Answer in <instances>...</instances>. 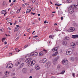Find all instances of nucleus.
<instances>
[{
  "instance_id": "338daca9",
  "label": "nucleus",
  "mask_w": 78,
  "mask_h": 78,
  "mask_svg": "<svg viewBox=\"0 0 78 78\" xmlns=\"http://www.w3.org/2000/svg\"><path fill=\"white\" fill-rule=\"evenodd\" d=\"M56 31H59V29H56Z\"/></svg>"
},
{
  "instance_id": "8fccbe9b",
  "label": "nucleus",
  "mask_w": 78,
  "mask_h": 78,
  "mask_svg": "<svg viewBox=\"0 0 78 78\" xmlns=\"http://www.w3.org/2000/svg\"><path fill=\"white\" fill-rule=\"evenodd\" d=\"M16 23H17V21H15L14 23V25H16Z\"/></svg>"
},
{
  "instance_id": "e2e57ef3",
  "label": "nucleus",
  "mask_w": 78,
  "mask_h": 78,
  "mask_svg": "<svg viewBox=\"0 0 78 78\" xmlns=\"http://www.w3.org/2000/svg\"><path fill=\"white\" fill-rule=\"evenodd\" d=\"M51 78H55V77L53 76H52L51 77Z\"/></svg>"
},
{
  "instance_id": "a19ab883",
  "label": "nucleus",
  "mask_w": 78,
  "mask_h": 78,
  "mask_svg": "<svg viewBox=\"0 0 78 78\" xmlns=\"http://www.w3.org/2000/svg\"><path fill=\"white\" fill-rule=\"evenodd\" d=\"M22 7H23V8H25V5L24 4H22Z\"/></svg>"
},
{
  "instance_id": "37998d69",
  "label": "nucleus",
  "mask_w": 78,
  "mask_h": 78,
  "mask_svg": "<svg viewBox=\"0 0 78 78\" xmlns=\"http://www.w3.org/2000/svg\"><path fill=\"white\" fill-rule=\"evenodd\" d=\"M34 38H35V37H38V36L37 35H36V36H34Z\"/></svg>"
},
{
  "instance_id": "bf43d9fd",
  "label": "nucleus",
  "mask_w": 78,
  "mask_h": 78,
  "mask_svg": "<svg viewBox=\"0 0 78 78\" xmlns=\"http://www.w3.org/2000/svg\"><path fill=\"white\" fill-rule=\"evenodd\" d=\"M41 16V15H40V14H38V16Z\"/></svg>"
},
{
  "instance_id": "0e129e2a",
  "label": "nucleus",
  "mask_w": 78,
  "mask_h": 78,
  "mask_svg": "<svg viewBox=\"0 0 78 78\" xmlns=\"http://www.w3.org/2000/svg\"><path fill=\"white\" fill-rule=\"evenodd\" d=\"M10 25H12V23H10Z\"/></svg>"
},
{
  "instance_id": "0eeeda50",
  "label": "nucleus",
  "mask_w": 78,
  "mask_h": 78,
  "mask_svg": "<svg viewBox=\"0 0 78 78\" xmlns=\"http://www.w3.org/2000/svg\"><path fill=\"white\" fill-rule=\"evenodd\" d=\"M30 55L32 56H36L37 55V53L36 52H34L31 53Z\"/></svg>"
},
{
  "instance_id": "5fc2aeb1",
  "label": "nucleus",
  "mask_w": 78,
  "mask_h": 78,
  "mask_svg": "<svg viewBox=\"0 0 78 78\" xmlns=\"http://www.w3.org/2000/svg\"><path fill=\"white\" fill-rule=\"evenodd\" d=\"M12 53H9V55L10 56H11V55H12Z\"/></svg>"
},
{
  "instance_id": "680f3d73",
  "label": "nucleus",
  "mask_w": 78,
  "mask_h": 78,
  "mask_svg": "<svg viewBox=\"0 0 78 78\" xmlns=\"http://www.w3.org/2000/svg\"><path fill=\"white\" fill-rule=\"evenodd\" d=\"M16 0H13V3H15V2H16Z\"/></svg>"
},
{
  "instance_id": "79ce46f5",
  "label": "nucleus",
  "mask_w": 78,
  "mask_h": 78,
  "mask_svg": "<svg viewBox=\"0 0 78 78\" xmlns=\"http://www.w3.org/2000/svg\"><path fill=\"white\" fill-rule=\"evenodd\" d=\"M27 47H28V45H26L25 46H24V48H27Z\"/></svg>"
},
{
  "instance_id": "052dcab7",
  "label": "nucleus",
  "mask_w": 78,
  "mask_h": 78,
  "mask_svg": "<svg viewBox=\"0 0 78 78\" xmlns=\"http://www.w3.org/2000/svg\"><path fill=\"white\" fill-rule=\"evenodd\" d=\"M9 3H11V0H9Z\"/></svg>"
},
{
  "instance_id": "b1692460",
  "label": "nucleus",
  "mask_w": 78,
  "mask_h": 78,
  "mask_svg": "<svg viewBox=\"0 0 78 78\" xmlns=\"http://www.w3.org/2000/svg\"><path fill=\"white\" fill-rule=\"evenodd\" d=\"M70 59L71 61H73L74 60V58L73 57H71L70 58Z\"/></svg>"
},
{
  "instance_id": "2f4dec72",
  "label": "nucleus",
  "mask_w": 78,
  "mask_h": 78,
  "mask_svg": "<svg viewBox=\"0 0 78 78\" xmlns=\"http://www.w3.org/2000/svg\"><path fill=\"white\" fill-rule=\"evenodd\" d=\"M10 13V14L12 15L14 14V13H15V12H14L12 11H11Z\"/></svg>"
},
{
  "instance_id": "c9c22d12",
  "label": "nucleus",
  "mask_w": 78,
  "mask_h": 78,
  "mask_svg": "<svg viewBox=\"0 0 78 78\" xmlns=\"http://www.w3.org/2000/svg\"><path fill=\"white\" fill-rule=\"evenodd\" d=\"M40 63H44V62H43V61H42V59L40 61Z\"/></svg>"
},
{
  "instance_id": "9b49d317",
  "label": "nucleus",
  "mask_w": 78,
  "mask_h": 78,
  "mask_svg": "<svg viewBox=\"0 0 78 78\" xmlns=\"http://www.w3.org/2000/svg\"><path fill=\"white\" fill-rule=\"evenodd\" d=\"M76 37L78 38V35H72V38L73 39H76Z\"/></svg>"
},
{
  "instance_id": "39448f33",
  "label": "nucleus",
  "mask_w": 78,
  "mask_h": 78,
  "mask_svg": "<svg viewBox=\"0 0 78 78\" xmlns=\"http://www.w3.org/2000/svg\"><path fill=\"white\" fill-rule=\"evenodd\" d=\"M74 31H75V28L73 27H70L69 29L67 30V31L69 33L73 32Z\"/></svg>"
},
{
  "instance_id": "e433bc0d",
  "label": "nucleus",
  "mask_w": 78,
  "mask_h": 78,
  "mask_svg": "<svg viewBox=\"0 0 78 78\" xmlns=\"http://www.w3.org/2000/svg\"><path fill=\"white\" fill-rule=\"evenodd\" d=\"M75 74L74 73H73L72 75L73 76V77H75Z\"/></svg>"
},
{
  "instance_id": "3c124183",
  "label": "nucleus",
  "mask_w": 78,
  "mask_h": 78,
  "mask_svg": "<svg viewBox=\"0 0 78 78\" xmlns=\"http://www.w3.org/2000/svg\"><path fill=\"white\" fill-rule=\"evenodd\" d=\"M5 35L6 36H10V35H9V34H5Z\"/></svg>"
},
{
  "instance_id": "423d86ee",
  "label": "nucleus",
  "mask_w": 78,
  "mask_h": 78,
  "mask_svg": "<svg viewBox=\"0 0 78 78\" xmlns=\"http://www.w3.org/2000/svg\"><path fill=\"white\" fill-rule=\"evenodd\" d=\"M70 46L71 48H76V44L74 42L71 43L70 44Z\"/></svg>"
},
{
  "instance_id": "4468645a",
  "label": "nucleus",
  "mask_w": 78,
  "mask_h": 78,
  "mask_svg": "<svg viewBox=\"0 0 78 78\" xmlns=\"http://www.w3.org/2000/svg\"><path fill=\"white\" fill-rule=\"evenodd\" d=\"M35 68L36 70H39L40 69V67H39V66H38V65H36L35 66Z\"/></svg>"
},
{
  "instance_id": "864d4df0",
  "label": "nucleus",
  "mask_w": 78,
  "mask_h": 78,
  "mask_svg": "<svg viewBox=\"0 0 78 78\" xmlns=\"http://www.w3.org/2000/svg\"><path fill=\"white\" fill-rule=\"evenodd\" d=\"M46 22H47V21L45 20V21H44V23L45 24V23H46Z\"/></svg>"
},
{
  "instance_id": "a18cd8bd",
  "label": "nucleus",
  "mask_w": 78,
  "mask_h": 78,
  "mask_svg": "<svg viewBox=\"0 0 78 78\" xmlns=\"http://www.w3.org/2000/svg\"><path fill=\"white\" fill-rule=\"evenodd\" d=\"M19 37H17L16 39V41H17V40H18V39H19Z\"/></svg>"
},
{
  "instance_id": "1a4fd4ad",
  "label": "nucleus",
  "mask_w": 78,
  "mask_h": 78,
  "mask_svg": "<svg viewBox=\"0 0 78 78\" xmlns=\"http://www.w3.org/2000/svg\"><path fill=\"white\" fill-rule=\"evenodd\" d=\"M71 7H73L74 8H78V5H72L70 6Z\"/></svg>"
},
{
  "instance_id": "6e6552de",
  "label": "nucleus",
  "mask_w": 78,
  "mask_h": 78,
  "mask_svg": "<svg viewBox=\"0 0 78 78\" xmlns=\"http://www.w3.org/2000/svg\"><path fill=\"white\" fill-rule=\"evenodd\" d=\"M68 63V62L67 61V59H63L62 61V63L63 64L65 65L67 64Z\"/></svg>"
},
{
  "instance_id": "49530a36",
  "label": "nucleus",
  "mask_w": 78,
  "mask_h": 78,
  "mask_svg": "<svg viewBox=\"0 0 78 78\" xmlns=\"http://www.w3.org/2000/svg\"><path fill=\"white\" fill-rule=\"evenodd\" d=\"M20 12V10H17V13H19Z\"/></svg>"
},
{
  "instance_id": "5701e85b",
  "label": "nucleus",
  "mask_w": 78,
  "mask_h": 78,
  "mask_svg": "<svg viewBox=\"0 0 78 78\" xmlns=\"http://www.w3.org/2000/svg\"><path fill=\"white\" fill-rule=\"evenodd\" d=\"M31 9H32V8H31L30 11V9H28L26 11V13H28V12H29V13H30V11H31Z\"/></svg>"
},
{
  "instance_id": "7ed1b4c3",
  "label": "nucleus",
  "mask_w": 78,
  "mask_h": 78,
  "mask_svg": "<svg viewBox=\"0 0 78 78\" xmlns=\"http://www.w3.org/2000/svg\"><path fill=\"white\" fill-rule=\"evenodd\" d=\"M74 8L73 7H71L68 9V11L70 14H72L74 12Z\"/></svg>"
},
{
  "instance_id": "f03ea898",
  "label": "nucleus",
  "mask_w": 78,
  "mask_h": 78,
  "mask_svg": "<svg viewBox=\"0 0 78 78\" xmlns=\"http://www.w3.org/2000/svg\"><path fill=\"white\" fill-rule=\"evenodd\" d=\"M36 63V61L34 60H33L32 61H30L28 63V66L29 67H30L31 66H33L34 64Z\"/></svg>"
},
{
  "instance_id": "a878e982",
  "label": "nucleus",
  "mask_w": 78,
  "mask_h": 78,
  "mask_svg": "<svg viewBox=\"0 0 78 78\" xmlns=\"http://www.w3.org/2000/svg\"><path fill=\"white\" fill-rule=\"evenodd\" d=\"M59 59V56H57L54 59H55V60H56L57 61V60H58Z\"/></svg>"
},
{
  "instance_id": "4d7b16f0",
  "label": "nucleus",
  "mask_w": 78,
  "mask_h": 78,
  "mask_svg": "<svg viewBox=\"0 0 78 78\" xmlns=\"http://www.w3.org/2000/svg\"><path fill=\"white\" fill-rule=\"evenodd\" d=\"M13 5V4H12V3H11V4H10V6H12V5Z\"/></svg>"
},
{
  "instance_id": "58836bf2",
  "label": "nucleus",
  "mask_w": 78,
  "mask_h": 78,
  "mask_svg": "<svg viewBox=\"0 0 78 78\" xmlns=\"http://www.w3.org/2000/svg\"><path fill=\"white\" fill-rule=\"evenodd\" d=\"M1 31L2 32H4V29H1Z\"/></svg>"
},
{
  "instance_id": "c03bdc74",
  "label": "nucleus",
  "mask_w": 78,
  "mask_h": 78,
  "mask_svg": "<svg viewBox=\"0 0 78 78\" xmlns=\"http://www.w3.org/2000/svg\"><path fill=\"white\" fill-rule=\"evenodd\" d=\"M30 29H27V32H30Z\"/></svg>"
},
{
  "instance_id": "393cba45",
  "label": "nucleus",
  "mask_w": 78,
  "mask_h": 78,
  "mask_svg": "<svg viewBox=\"0 0 78 78\" xmlns=\"http://www.w3.org/2000/svg\"><path fill=\"white\" fill-rule=\"evenodd\" d=\"M23 66H24V63H23L21 64L20 66V68H22V67H23Z\"/></svg>"
},
{
  "instance_id": "603ef678",
  "label": "nucleus",
  "mask_w": 78,
  "mask_h": 78,
  "mask_svg": "<svg viewBox=\"0 0 78 78\" xmlns=\"http://www.w3.org/2000/svg\"><path fill=\"white\" fill-rule=\"evenodd\" d=\"M35 5H37H37H39V4H38V3H35Z\"/></svg>"
},
{
  "instance_id": "6ab92c4d",
  "label": "nucleus",
  "mask_w": 78,
  "mask_h": 78,
  "mask_svg": "<svg viewBox=\"0 0 78 78\" xmlns=\"http://www.w3.org/2000/svg\"><path fill=\"white\" fill-rule=\"evenodd\" d=\"M26 58H27V59H29V58H30V55L29 54H27V55H26L25 56Z\"/></svg>"
},
{
  "instance_id": "09e8293b",
  "label": "nucleus",
  "mask_w": 78,
  "mask_h": 78,
  "mask_svg": "<svg viewBox=\"0 0 78 78\" xmlns=\"http://www.w3.org/2000/svg\"><path fill=\"white\" fill-rule=\"evenodd\" d=\"M9 21H11V20L7 21V23H10V22H9Z\"/></svg>"
},
{
  "instance_id": "774afa93",
  "label": "nucleus",
  "mask_w": 78,
  "mask_h": 78,
  "mask_svg": "<svg viewBox=\"0 0 78 78\" xmlns=\"http://www.w3.org/2000/svg\"><path fill=\"white\" fill-rule=\"evenodd\" d=\"M29 78H32V76H30L29 77Z\"/></svg>"
},
{
  "instance_id": "c85d7f7f",
  "label": "nucleus",
  "mask_w": 78,
  "mask_h": 78,
  "mask_svg": "<svg viewBox=\"0 0 78 78\" xmlns=\"http://www.w3.org/2000/svg\"><path fill=\"white\" fill-rule=\"evenodd\" d=\"M19 64H20V62H16V66H18Z\"/></svg>"
},
{
  "instance_id": "ddd939ff",
  "label": "nucleus",
  "mask_w": 78,
  "mask_h": 78,
  "mask_svg": "<svg viewBox=\"0 0 78 78\" xmlns=\"http://www.w3.org/2000/svg\"><path fill=\"white\" fill-rule=\"evenodd\" d=\"M58 51H56L54 53L52 54V56L53 57L56 56L58 55Z\"/></svg>"
},
{
  "instance_id": "f704fd0d",
  "label": "nucleus",
  "mask_w": 78,
  "mask_h": 78,
  "mask_svg": "<svg viewBox=\"0 0 78 78\" xmlns=\"http://www.w3.org/2000/svg\"><path fill=\"white\" fill-rule=\"evenodd\" d=\"M49 38L50 39H53V37H52V35H50L49 37Z\"/></svg>"
},
{
  "instance_id": "bb28decb",
  "label": "nucleus",
  "mask_w": 78,
  "mask_h": 78,
  "mask_svg": "<svg viewBox=\"0 0 78 78\" xmlns=\"http://www.w3.org/2000/svg\"><path fill=\"white\" fill-rule=\"evenodd\" d=\"M9 71H8L5 72V75H8V74H9Z\"/></svg>"
},
{
  "instance_id": "cd10ccee",
  "label": "nucleus",
  "mask_w": 78,
  "mask_h": 78,
  "mask_svg": "<svg viewBox=\"0 0 78 78\" xmlns=\"http://www.w3.org/2000/svg\"><path fill=\"white\" fill-rule=\"evenodd\" d=\"M19 28L17 27L16 28H15V30H14V32H15V31H17L18 30H19Z\"/></svg>"
},
{
  "instance_id": "c756f323",
  "label": "nucleus",
  "mask_w": 78,
  "mask_h": 78,
  "mask_svg": "<svg viewBox=\"0 0 78 78\" xmlns=\"http://www.w3.org/2000/svg\"><path fill=\"white\" fill-rule=\"evenodd\" d=\"M60 67H61V65H58L57 66V69H60Z\"/></svg>"
},
{
  "instance_id": "f8f14e48",
  "label": "nucleus",
  "mask_w": 78,
  "mask_h": 78,
  "mask_svg": "<svg viewBox=\"0 0 78 78\" xmlns=\"http://www.w3.org/2000/svg\"><path fill=\"white\" fill-rule=\"evenodd\" d=\"M62 44L64 45V46H66L67 45V41H65L62 42Z\"/></svg>"
},
{
  "instance_id": "13d9d810",
  "label": "nucleus",
  "mask_w": 78,
  "mask_h": 78,
  "mask_svg": "<svg viewBox=\"0 0 78 78\" xmlns=\"http://www.w3.org/2000/svg\"><path fill=\"white\" fill-rule=\"evenodd\" d=\"M63 19H64V18H63V17H61V20H63Z\"/></svg>"
},
{
  "instance_id": "72a5a7b5",
  "label": "nucleus",
  "mask_w": 78,
  "mask_h": 78,
  "mask_svg": "<svg viewBox=\"0 0 78 78\" xmlns=\"http://www.w3.org/2000/svg\"><path fill=\"white\" fill-rule=\"evenodd\" d=\"M43 51H44V52H45V53H47V50H46L45 49H43Z\"/></svg>"
},
{
  "instance_id": "a211bd4d",
  "label": "nucleus",
  "mask_w": 78,
  "mask_h": 78,
  "mask_svg": "<svg viewBox=\"0 0 78 78\" xmlns=\"http://www.w3.org/2000/svg\"><path fill=\"white\" fill-rule=\"evenodd\" d=\"M2 14H4V16H5V14H6V10H2L1 11V12Z\"/></svg>"
},
{
  "instance_id": "69168bd1",
  "label": "nucleus",
  "mask_w": 78,
  "mask_h": 78,
  "mask_svg": "<svg viewBox=\"0 0 78 78\" xmlns=\"http://www.w3.org/2000/svg\"><path fill=\"white\" fill-rule=\"evenodd\" d=\"M54 25L56 26V25H57V23L54 24Z\"/></svg>"
},
{
  "instance_id": "2eb2a0df",
  "label": "nucleus",
  "mask_w": 78,
  "mask_h": 78,
  "mask_svg": "<svg viewBox=\"0 0 78 78\" xmlns=\"http://www.w3.org/2000/svg\"><path fill=\"white\" fill-rule=\"evenodd\" d=\"M32 59L31 58H27V59H26L25 61L26 62V63H28V62H29L30 61H31Z\"/></svg>"
},
{
  "instance_id": "f257e3e1",
  "label": "nucleus",
  "mask_w": 78,
  "mask_h": 78,
  "mask_svg": "<svg viewBox=\"0 0 78 78\" xmlns=\"http://www.w3.org/2000/svg\"><path fill=\"white\" fill-rule=\"evenodd\" d=\"M73 49L72 48H69L66 51V55H72L73 53Z\"/></svg>"
},
{
  "instance_id": "dca6fc26",
  "label": "nucleus",
  "mask_w": 78,
  "mask_h": 78,
  "mask_svg": "<svg viewBox=\"0 0 78 78\" xmlns=\"http://www.w3.org/2000/svg\"><path fill=\"white\" fill-rule=\"evenodd\" d=\"M50 66H51V63H47L46 65V66L47 68H49V67H50Z\"/></svg>"
},
{
  "instance_id": "4c0bfd02",
  "label": "nucleus",
  "mask_w": 78,
  "mask_h": 78,
  "mask_svg": "<svg viewBox=\"0 0 78 78\" xmlns=\"http://www.w3.org/2000/svg\"><path fill=\"white\" fill-rule=\"evenodd\" d=\"M5 39H6V38H5V37L3 38L2 39V41H4V40H5Z\"/></svg>"
},
{
  "instance_id": "9d476101",
  "label": "nucleus",
  "mask_w": 78,
  "mask_h": 78,
  "mask_svg": "<svg viewBox=\"0 0 78 78\" xmlns=\"http://www.w3.org/2000/svg\"><path fill=\"white\" fill-rule=\"evenodd\" d=\"M57 62H58L57 60H55V59L53 60V65H56L57 64Z\"/></svg>"
},
{
  "instance_id": "aec40b11",
  "label": "nucleus",
  "mask_w": 78,
  "mask_h": 78,
  "mask_svg": "<svg viewBox=\"0 0 78 78\" xmlns=\"http://www.w3.org/2000/svg\"><path fill=\"white\" fill-rule=\"evenodd\" d=\"M42 61H43V63L45 62H46V61H47V59H46V58H43L42 59Z\"/></svg>"
},
{
  "instance_id": "20e7f679",
  "label": "nucleus",
  "mask_w": 78,
  "mask_h": 78,
  "mask_svg": "<svg viewBox=\"0 0 78 78\" xmlns=\"http://www.w3.org/2000/svg\"><path fill=\"white\" fill-rule=\"evenodd\" d=\"M12 67H13V64L12 63L8 64L6 66L7 69H11Z\"/></svg>"
},
{
  "instance_id": "ea45409f",
  "label": "nucleus",
  "mask_w": 78,
  "mask_h": 78,
  "mask_svg": "<svg viewBox=\"0 0 78 78\" xmlns=\"http://www.w3.org/2000/svg\"><path fill=\"white\" fill-rule=\"evenodd\" d=\"M36 2V0H32V2L34 3L35 2Z\"/></svg>"
},
{
  "instance_id": "de8ad7c7",
  "label": "nucleus",
  "mask_w": 78,
  "mask_h": 78,
  "mask_svg": "<svg viewBox=\"0 0 78 78\" xmlns=\"http://www.w3.org/2000/svg\"><path fill=\"white\" fill-rule=\"evenodd\" d=\"M31 14H33V15H34L36 14V13H35L31 12Z\"/></svg>"
},
{
  "instance_id": "473e14b6",
  "label": "nucleus",
  "mask_w": 78,
  "mask_h": 78,
  "mask_svg": "<svg viewBox=\"0 0 78 78\" xmlns=\"http://www.w3.org/2000/svg\"><path fill=\"white\" fill-rule=\"evenodd\" d=\"M66 40H69V37H66L65 38Z\"/></svg>"
},
{
  "instance_id": "4be33fe9",
  "label": "nucleus",
  "mask_w": 78,
  "mask_h": 78,
  "mask_svg": "<svg viewBox=\"0 0 78 78\" xmlns=\"http://www.w3.org/2000/svg\"><path fill=\"white\" fill-rule=\"evenodd\" d=\"M58 48L57 47L54 48L52 49L53 51H56L57 50Z\"/></svg>"
},
{
  "instance_id": "6e6d98bb",
  "label": "nucleus",
  "mask_w": 78,
  "mask_h": 78,
  "mask_svg": "<svg viewBox=\"0 0 78 78\" xmlns=\"http://www.w3.org/2000/svg\"><path fill=\"white\" fill-rule=\"evenodd\" d=\"M4 44H7V42H6V41H5L4 42Z\"/></svg>"
},
{
  "instance_id": "f3484780",
  "label": "nucleus",
  "mask_w": 78,
  "mask_h": 78,
  "mask_svg": "<svg viewBox=\"0 0 78 78\" xmlns=\"http://www.w3.org/2000/svg\"><path fill=\"white\" fill-rule=\"evenodd\" d=\"M22 72L25 73L27 72V69L26 68H23L22 69Z\"/></svg>"
},
{
  "instance_id": "412c9836",
  "label": "nucleus",
  "mask_w": 78,
  "mask_h": 78,
  "mask_svg": "<svg viewBox=\"0 0 78 78\" xmlns=\"http://www.w3.org/2000/svg\"><path fill=\"white\" fill-rule=\"evenodd\" d=\"M39 55L40 56H43V53H42V51L40 52L39 54Z\"/></svg>"
},
{
  "instance_id": "7c9ffc66",
  "label": "nucleus",
  "mask_w": 78,
  "mask_h": 78,
  "mask_svg": "<svg viewBox=\"0 0 78 78\" xmlns=\"http://www.w3.org/2000/svg\"><path fill=\"white\" fill-rule=\"evenodd\" d=\"M64 73H65V71L63 70V71H62L60 73V74H64Z\"/></svg>"
}]
</instances>
